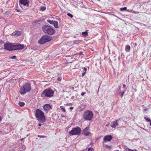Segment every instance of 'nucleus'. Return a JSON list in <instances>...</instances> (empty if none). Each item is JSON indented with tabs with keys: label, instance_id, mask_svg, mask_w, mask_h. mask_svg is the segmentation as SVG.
I'll use <instances>...</instances> for the list:
<instances>
[{
	"label": "nucleus",
	"instance_id": "7c9ffc66",
	"mask_svg": "<svg viewBox=\"0 0 151 151\" xmlns=\"http://www.w3.org/2000/svg\"><path fill=\"white\" fill-rule=\"evenodd\" d=\"M37 136L38 137H41V138H44V137H46V136L40 135H38Z\"/></svg>",
	"mask_w": 151,
	"mask_h": 151
},
{
	"label": "nucleus",
	"instance_id": "4c0bfd02",
	"mask_svg": "<svg viewBox=\"0 0 151 151\" xmlns=\"http://www.w3.org/2000/svg\"><path fill=\"white\" fill-rule=\"evenodd\" d=\"M83 69H84V70L86 72V70H87V69H86V68H85V67H84V68H83Z\"/></svg>",
	"mask_w": 151,
	"mask_h": 151
},
{
	"label": "nucleus",
	"instance_id": "1a4fd4ad",
	"mask_svg": "<svg viewBox=\"0 0 151 151\" xmlns=\"http://www.w3.org/2000/svg\"><path fill=\"white\" fill-rule=\"evenodd\" d=\"M4 48L5 49L11 51L13 50V45L9 43H5L4 44Z\"/></svg>",
	"mask_w": 151,
	"mask_h": 151
},
{
	"label": "nucleus",
	"instance_id": "de8ad7c7",
	"mask_svg": "<svg viewBox=\"0 0 151 151\" xmlns=\"http://www.w3.org/2000/svg\"><path fill=\"white\" fill-rule=\"evenodd\" d=\"M17 11H18V12H19V10H17Z\"/></svg>",
	"mask_w": 151,
	"mask_h": 151
},
{
	"label": "nucleus",
	"instance_id": "2f4dec72",
	"mask_svg": "<svg viewBox=\"0 0 151 151\" xmlns=\"http://www.w3.org/2000/svg\"><path fill=\"white\" fill-rule=\"evenodd\" d=\"M57 80L59 81H60L61 80V78L60 77H58L57 78Z\"/></svg>",
	"mask_w": 151,
	"mask_h": 151
},
{
	"label": "nucleus",
	"instance_id": "49530a36",
	"mask_svg": "<svg viewBox=\"0 0 151 151\" xmlns=\"http://www.w3.org/2000/svg\"><path fill=\"white\" fill-rule=\"evenodd\" d=\"M109 125V124H107V125H106V126H108V125Z\"/></svg>",
	"mask_w": 151,
	"mask_h": 151
},
{
	"label": "nucleus",
	"instance_id": "c03bdc74",
	"mask_svg": "<svg viewBox=\"0 0 151 151\" xmlns=\"http://www.w3.org/2000/svg\"><path fill=\"white\" fill-rule=\"evenodd\" d=\"M79 54H82V52H80V53H79Z\"/></svg>",
	"mask_w": 151,
	"mask_h": 151
},
{
	"label": "nucleus",
	"instance_id": "39448f33",
	"mask_svg": "<svg viewBox=\"0 0 151 151\" xmlns=\"http://www.w3.org/2000/svg\"><path fill=\"white\" fill-rule=\"evenodd\" d=\"M52 40L51 37L47 35H44L38 41V43L40 44H43L45 42L50 41Z\"/></svg>",
	"mask_w": 151,
	"mask_h": 151
},
{
	"label": "nucleus",
	"instance_id": "ea45409f",
	"mask_svg": "<svg viewBox=\"0 0 151 151\" xmlns=\"http://www.w3.org/2000/svg\"><path fill=\"white\" fill-rule=\"evenodd\" d=\"M70 109H73V107H71L69 108Z\"/></svg>",
	"mask_w": 151,
	"mask_h": 151
},
{
	"label": "nucleus",
	"instance_id": "7ed1b4c3",
	"mask_svg": "<svg viewBox=\"0 0 151 151\" xmlns=\"http://www.w3.org/2000/svg\"><path fill=\"white\" fill-rule=\"evenodd\" d=\"M42 29L45 33L50 35H53L55 32L54 29L51 27L46 25H44L42 26Z\"/></svg>",
	"mask_w": 151,
	"mask_h": 151
},
{
	"label": "nucleus",
	"instance_id": "20e7f679",
	"mask_svg": "<svg viewBox=\"0 0 151 151\" xmlns=\"http://www.w3.org/2000/svg\"><path fill=\"white\" fill-rule=\"evenodd\" d=\"M54 94L53 91L50 88H47L42 93L41 96L42 97H50Z\"/></svg>",
	"mask_w": 151,
	"mask_h": 151
},
{
	"label": "nucleus",
	"instance_id": "c9c22d12",
	"mask_svg": "<svg viewBox=\"0 0 151 151\" xmlns=\"http://www.w3.org/2000/svg\"><path fill=\"white\" fill-rule=\"evenodd\" d=\"M37 125L38 126H40L42 125V124H41V123H39V124H38Z\"/></svg>",
	"mask_w": 151,
	"mask_h": 151
},
{
	"label": "nucleus",
	"instance_id": "f704fd0d",
	"mask_svg": "<svg viewBox=\"0 0 151 151\" xmlns=\"http://www.w3.org/2000/svg\"><path fill=\"white\" fill-rule=\"evenodd\" d=\"M148 109H145L144 110H143V112H145L146 111H147V110H148Z\"/></svg>",
	"mask_w": 151,
	"mask_h": 151
},
{
	"label": "nucleus",
	"instance_id": "58836bf2",
	"mask_svg": "<svg viewBox=\"0 0 151 151\" xmlns=\"http://www.w3.org/2000/svg\"><path fill=\"white\" fill-rule=\"evenodd\" d=\"M123 87L124 88H125L126 87V85L124 84L123 85Z\"/></svg>",
	"mask_w": 151,
	"mask_h": 151
},
{
	"label": "nucleus",
	"instance_id": "e433bc0d",
	"mask_svg": "<svg viewBox=\"0 0 151 151\" xmlns=\"http://www.w3.org/2000/svg\"><path fill=\"white\" fill-rule=\"evenodd\" d=\"M113 15L114 16H115V17H117V18H119V19H120V18H119L118 17H117V16H116V15H114V14H113Z\"/></svg>",
	"mask_w": 151,
	"mask_h": 151
},
{
	"label": "nucleus",
	"instance_id": "473e14b6",
	"mask_svg": "<svg viewBox=\"0 0 151 151\" xmlns=\"http://www.w3.org/2000/svg\"><path fill=\"white\" fill-rule=\"evenodd\" d=\"M86 73V71H85V72H84L83 73H82V76H83L85 75V74Z\"/></svg>",
	"mask_w": 151,
	"mask_h": 151
},
{
	"label": "nucleus",
	"instance_id": "5701e85b",
	"mask_svg": "<svg viewBox=\"0 0 151 151\" xmlns=\"http://www.w3.org/2000/svg\"><path fill=\"white\" fill-rule=\"evenodd\" d=\"M54 21L51 20L50 19H48L47 20V22L49 23L50 24H52L53 22Z\"/></svg>",
	"mask_w": 151,
	"mask_h": 151
},
{
	"label": "nucleus",
	"instance_id": "c85d7f7f",
	"mask_svg": "<svg viewBox=\"0 0 151 151\" xmlns=\"http://www.w3.org/2000/svg\"><path fill=\"white\" fill-rule=\"evenodd\" d=\"M126 89H125L124 90V91L122 92L121 93V97H122L123 96V95L124 94V93H125V92L126 91Z\"/></svg>",
	"mask_w": 151,
	"mask_h": 151
},
{
	"label": "nucleus",
	"instance_id": "b1692460",
	"mask_svg": "<svg viewBox=\"0 0 151 151\" xmlns=\"http://www.w3.org/2000/svg\"><path fill=\"white\" fill-rule=\"evenodd\" d=\"M144 119L146 121L148 122H150L151 121V120L149 118H147L146 117H145Z\"/></svg>",
	"mask_w": 151,
	"mask_h": 151
},
{
	"label": "nucleus",
	"instance_id": "9b49d317",
	"mask_svg": "<svg viewBox=\"0 0 151 151\" xmlns=\"http://www.w3.org/2000/svg\"><path fill=\"white\" fill-rule=\"evenodd\" d=\"M113 138L112 136L106 135L104 137V140L105 142L106 143L107 142H110Z\"/></svg>",
	"mask_w": 151,
	"mask_h": 151
},
{
	"label": "nucleus",
	"instance_id": "6ab92c4d",
	"mask_svg": "<svg viewBox=\"0 0 151 151\" xmlns=\"http://www.w3.org/2000/svg\"><path fill=\"white\" fill-rule=\"evenodd\" d=\"M46 9V8L45 6H41L40 8V10L41 11H44Z\"/></svg>",
	"mask_w": 151,
	"mask_h": 151
},
{
	"label": "nucleus",
	"instance_id": "412c9836",
	"mask_svg": "<svg viewBox=\"0 0 151 151\" xmlns=\"http://www.w3.org/2000/svg\"><path fill=\"white\" fill-rule=\"evenodd\" d=\"M60 108L62 109V111L63 112H65L66 111V110L65 109L64 107L63 106H60Z\"/></svg>",
	"mask_w": 151,
	"mask_h": 151
},
{
	"label": "nucleus",
	"instance_id": "f8f14e48",
	"mask_svg": "<svg viewBox=\"0 0 151 151\" xmlns=\"http://www.w3.org/2000/svg\"><path fill=\"white\" fill-rule=\"evenodd\" d=\"M119 121L117 120L115 121H114L111 122V127L115 128L118 125Z\"/></svg>",
	"mask_w": 151,
	"mask_h": 151
},
{
	"label": "nucleus",
	"instance_id": "f03ea898",
	"mask_svg": "<svg viewBox=\"0 0 151 151\" xmlns=\"http://www.w3.org/2000/svg\"><path fill=\"white\" fill-rule=\"evenodd\" d=\"M31 88V84L29 83H26L20 88L19 89V93L24 95L29 92Z\"/></svg>",
	"mask_w": 151,
	"mask_h": 151
},
{
	"label": "nucleus",
	"instance_id": "4be33fe9",
	"mask_svg": "<svg viewBox=\"0 0 151 151\" xmlns=\"http://www.w3.org/2000/svg\"><path fill=\"white\" fill-rule=\"evenodd\" d=\"M19 104L20 106H23L24 105V103L23 102H20L19 103Z\"/></svg>",
	"mask_w": 151,
	"mask_h": 151
},
{
	"label": "nucleus",
	"instance_id": "393cba45",
	"mask_svg": "<svg viewBox=\"0 0 151 151\" xmlns=\"http://www.w3.org/2000/svg\"><path fill=\"white\" fill-rule=\"evenodd\" d=\"M82 34L85 36H87L88 35V32L86 31L83 32L82 33Z\"/></svg>",
	"mask_w": 151,
	"mask_h": 151
},
{
	"label": "nucleus",
	"instance_id": "0eeeda50",
	"mask_svg": "<svg viewBox=\"0 0 151 151\" xmlns=\"http://www.w3.org/2000/svg\"><path fill=\"white\" fill-rule=\"evenodd\" d=\"M19 2L21 6L24 10H26L29 6V0H19Z\"/></svg>",
	"mask_w": 151,
	"mask_h": 151
},
{
	"label": "nucleus",
	"instance_id": "f3484780",
	"mask_svg": "<svg viewBox=\"0 0 151 151\" xmlns=\"http://www.w3.org/2000/svg\"><path fill=\"white\" fill-rule=\"evenodd\" d=\"M130 47L129 45H126V47L125 48V51L127 52H129L130 51Z\"/></svg>",
	"mask_w": 151,
	"mask_h": 151
},
{
	"label": "nucleus",
	"instance_id": "9d476101",
	"mask_svg": "<svg viewBox=\"0 0 151 151\" xmlns=\"http://www.w3.org/2000/svg\"><path fill=\"white\" fill-rule=\"evenodd\" d=\"M24 47V45H23L18 44L16 45H13V50H19L22 49Z\"/></svg>",
	"mask_w": 151,
	"mask_h": 151
},
{
	"label": "nucleus",
	"instance_id": "79ce46f5",
	"mask_svg": "<svg viewBox=\"0 0 151 151\" xmlns=\"http://www.w3.org/2000/svg\"><path fill=\"white\" fill-rule=\"evenodd\" d=\"M1 116H0V121H1Z\"/></svg>",
	"mask_w": 151,
	"mask_h": 151
},
{
	"label": "nucleus",
	"instance_id": "f257e3e1",
	"mask_svg": "<svg viewBox=\"0 0 151 151\" xmlns=\"http://www.w3.org/2000/svg\"><path fill=\"white\" fill-rule=\"evenodd\" d=\"M36 117L38 120L41 122H44L45 121V117L44 113L40 110L37 109L35 112Z\"/></svg>",
	"mask_w": 151,
	"mask_h": 151
},
{
	"label": "nucleus",
	"instance_id": "4468645a",
	"mask_svg": "<svg viewBox=\"0 0 151 151\" xmlns=\"http://www.w3.org/2000/svg\"><path fill=\"white\" fill-rule=\"evenodd\" d=\"M88 129L89 128L87 127L84 129L83 133L85 136H88L90 134V132L88 131Z\"/></svg>",
	"mask_w": 151,
	"mask_h": 151
},
{
	"label": "nucleus",
	"instance_id": "423d86ee",
	"mask_svg": "<svg viewBox=\"0 0 151 151\" xmlns=\"http://www.w3.org/2000/svg\"><path fill=\"white\" fill-rule=\"evenodd\" d=\"M93 116V114L92 111H88L84 113L83 118L85 120H91L92 119Z\"/></svg>",
	"mask_w": 151,
	"mask_h": 151
},
{
	"label": "nucleus",
	"instance_id": "a19ab883",
	"mask_svg": "<svg viewBox=\"0 0 151 151\" xmlns=\"http://www.w3.org/2000/svg\"><path fill=\"white\" fill-rule=\"evenodd\" d=\"M133 44H134V46H136L137 45V44L136 43H134Z\"/></svg>",
	"mask_w": 151,
	"mask_h": 151
},
{
	"label": "nucleus",
	"instance_id": "a211bd4d",
	"mask_svg": "<svg viewBox=\"0 0 151 151\" xmlns=\"http://www.w3.org/2000/svg\"><path fill=\"white\" fill-rule=\"evenodd\" d=\"M81 42V40H78L73 41V43L74 44H78V43H80Z\"/></svg>",
	"mask_w": 151,
	"mask_h": 151
},
{
	"label": "nucleus",
	"instance_id": "dca6fc26",
	"mask_svg": "<svg viewBox=\"0 0 151 151\" xmlns=\"http://www.w3.org/2000/svg\"><path fill=\"white\" fill-rule=\"evenodd\" d=\"M21 34V32L20 31H17L15 32L13 34V35L16 36H20Z\"/></svg>",
	"mask_w": 151,
	"mask_h": 151
},
{
	"label": "nucleus",
	"instance_id": "72a5a7b5",
	"mask_svg": "<svg viewBox=\"0 0 151 151\" xmlns=\"http://www.w3.org/2000/svg\"><path fill=\"white\" fill-rule=\"evenodd\" d=\"M85 94H86V93L84 92H82V93H81V95L82 96H83Z\"/></svg>",
	"mask_w": 151,
	"mask_h": 151
},
{
	"label": "nucleus",
	"instance_id": "37998d69",
	"mask_svg": "<svg viewBox=\"0 0 151 151\" xmlns=\"http://www.w3.org/2000/svg\"><path fill=\"white\" fill-rule=\"evenodd\" d=\"M150 126H151V121L150 122Z\"/></svg>",
	"mask_w": 151,
	"mask_h": 151
},
{
	"label": "nucleus",
	"instance_id": "aec40b11",
	"mask_svg": "<svg viewBox=\"0 0 151 151\" xmlns=\"http://www.w3.org/2000/svg\"><path fill=\"white\" fill-rule=\"evenodd\" d=\"M124 149H125V151H133V150L129 148L126 146L124 147Z\"/></svg>",
	"mask_w": 151,
	"mask_h": 151
},
{
	"label": "nucleus",
	"instance_id": "ddd939ff",
	"mask_svg": "<svg viewBox=\"0 0 151 151\" xmlns=\"http://www.w3.org/2000/svg\"><path fill=\"white\" fill-rule=\"evenodd\" d=\"M51 106L50 105L48 104H46L43 106V108L44 110L46 111H47L49 110L51 108Z\"/></svg>",
	"mask_w": 151,
	"mask_h": 151
},
{
	"label": "nucleus",
	"instance_id": "a878e982",
	"mask_svg": "<svg viewBox=\"0 0 151 151\" xmlns=\"http://www.w3.org/2000/svg\"><path fill=\"white\" fill-rule=\"evenodd\" d=\"M9 58L10 59H16L17 57L15 55H14L12 56L9 57Z\"/></svg>",
	"mask_w": 151,
	"mask_h": 151
},
{
	"label": "nucleus",
	"instance_id": "c756f323",
	"mask_svg": "<svg viewBox=\"0 0 151 151\" xmlns=\"http://www.w3.org/2000/svg\"><path fill=\"white\" fill-rule=\"evenodd\" d=\"M67 15L71 18H72L73 17V16L70 13H68Z\"/></svg>",
	"mask_w": 151,
	"mask_h": 151
},
{
	"label": "nucleus",
	"instance_id": "bb28decb",
	"mask_svg": "<svg viewBox=\"0 0 151 151\" xmlns=\"http://www.w3.org/2000/svg\"><path fill=\"white\" fill-rule=\"evenodd\" d=\"M88 151H94V150L93 148L89 147L88 149Z\"/></svg>",
	"mask_w": 151,
	"mask_h": 151
},
{
	"label": "nucleus",
	"instance_id": "a18cd8bd",
	"mask_svg": "<svg viewBox=\"0 0 151 151\" xmlns=\"http://www.w3.org/2000/svg\"><path fill=\"white\" fill-rule=\"evenodd\" d=\"M23 139V138H22V139H21V140H22Z\"/></svg>",
	"mask_w": 151,
	"mask_h": 151
},
{
	"label": "nucleus",
	"instance_id": "cd10ccee",
	"mask_svg": "<svg viewBox=\"0 0 151 151\" xmlns=\"http://www.w3.org/2000/svg\"><path fill=\"white\" fill-rule=\"evenodd\" d=\"M127 9V8L126 7H124V8H121L120 9V10L121 11H123L125 10H126Z\"/></svg>",
	"mask_w": 151,
	"mask_h": 151
},
{
	"label": "nucleus",
	"instance_id": "6e6552de",
	"mask_svg": "<svg viewBox=\"0 0 151 151\" xmlns=\"http://www.w3.org/2000/svg\"><path fill=\"white\" fill-rule=\"evenodd\" d=\"M81 129L79 127L73 128L69 134L71 135H78L81 132Z\"/></svg>",
	"mask_w": 151,
	"mask_h": 151
},
{
	"label": "nucleus",
	"instance_id": "2eb2a0df",
	"mask_svg": "<svg viewBox=\"0 0 151 151\" xmlns=\"http://www.w3.org/2000/svg\"><path fill=\"white\" fill-rule=\"evenodd\" d=\"M52 25H53L56 28H59L58 23L57 21H54Z\"/></svg>",
	"mask_w": 151,
	"mask_h": 151
},
{
	"label": "nucleus",
	"instance_id": "09e8293b",
	"mask_svg": "<svg viewBox=\"0 0 151 151\" xmlns=\"http://www.w3.org/2000/svg\"><path fill=\"white\" fill-rule=\"evenodd\" d=\"M111 147V146H109V148H110Z\"/></svg>",
	"mask_w": 151,
	"mask_h": 151
}]
</instances>
